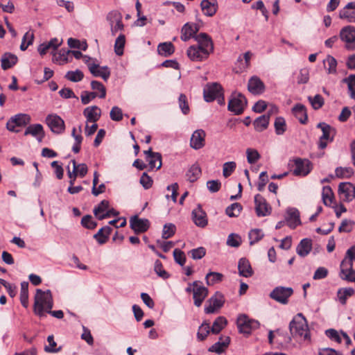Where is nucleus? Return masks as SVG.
<instances>
[{
  "label": "nucleus",
  "mask_w": 355,
  "mask_h": 355,
  "mask_svg": "<svg viewBox=\"0 0 355 355\" xmlns=\"http://www.w3.org/2000/svg\"><path fill=\"white\" fill-rule=\"evenodd\" d=\"M223 275L221 273L216 272H210L207 274L205 277L206 283L207 285H214L219 283L223 280Z\"/></svg>",
  "instance_id": "a18cd8bd"
},
{
  "label": "nucleus",
  "mask_w": 355,
  "mask_h": 355,
  "mask_svg": "<svg viewBox=\"0 0 355 355\" xmlns=\"http://www.w3.org/2000/svg\"><path fill=\"white\" fill-rule=\"evenodd\" d=\"M195 40L198 42L196 46L208 57L214 51L213 41L208 34L200 33L195 37Z\"/></svg>",
  "instance_id": "6e6552de"
},
{
  "label": "nucleus",
  "mask_w": 355,
  "mask_h": 355,
  "mask_svg": "<svg viewBox=\"0 0 355 355\" xmlns=\"http://www.w3.org/2000/svg\"><path fill=\"white\" fill-rule=\"evenodd\" d=\"M308 99L314 110H318L324 105V98L320 94H316L314 97L309 96Z\"/></svg>",
  "instance_id": "e2e57ef3"
},
{
  "label": "nucleus",
  "mask_w": 355,
  "mask_h": 355,
  "mask_svg": "<svg viewBox=\"0 0 355 355\" xmlns=\"http://www.w3.org/2000/svg\"><path fill=\"white\" fill-rule=\"evenodd\" d=\"M157 51L159 55L168 57L174 53L175 47L171 42H164L158 45Z\"/></svg>",
  "instance_id": "ea45409f"
},
{
  "label": "nucleus",
  "mask_w": 355,
  "mask_h": 355,
  "mask_svg": "<svg viewBox=\"0 0 355 355\" xmlns=\"http://www.w3.org/2000/svg\"><path fill=\"white\" fill-rule=\"evenodd\" d=\"M154 270L159 277L164 279H166L170 277V275L164 269L162 262L158 259L155 262Z\"/></svg>",
  "instance_id": "4d7b16f0"
},
{
  "label": "nucleus",
  "mask_w": 355,
  "mask_h": 355,
  "mask_svg": "<svg viewBox=\"0 0 355 355\" xmlns=\"http://www.w3.org/2000/svg\"><path fill=\"white\" fill-rule=\"evenodd\" d=\"M247 159L249 164H254L260 158V155L257 150L248 148L246 150Z\"/></svg>",
  "instance_id": "774afa93"
},
{
  "label": "nucleus",
  "mask_w": 355,
  "mask_h": 355,
  "mask_svg": "<svg viewBox=\"0 0 355 355\" xmlns=\"http://www.w3.org/2000/svg\"><path fill=\"white\" fill-rule=\"evenodd\" d=\"M238 269L239 275L245 277H251L254 273L250 263L246 258H241L239 261Z\"/></svg>",
  "instance_id": "c756f323"
},
{
  "label": "nucleus",
  "mask_w": 355,
  "mask_h": 355,
  "mask_svg": "<svg viewBox=\"0 0 355 355\" xmlns=\"http://www.w3.org/2000/svg\"><path fill=\"white\" fill-rule=\"evenodd\" d=\"M175 230L176 227L174 224L167 223L164 225L162 231V238L167 239L172 237L175 234Z\"/></svg>",
  "instance_id": "680f3d73"
},
{
  "label": "nucleus",
  "mask_w": 355,
  "mask_h": 355,
  "mask_svg": "<svg viewBox=\"0 0 355 355\" xmlns=\"http://www.w3.org/2000/svg\"><path fill=\"white\" fill-rule=\"evenodd\" d=\"M194 289H193V298L195 306L199 307L202 305L205 299L207 297L208 289L202 285L200 281L193 282Z\"/></svg>",
  "instance_id": "9d476101"
},
{
  "label": "nucleus",
  "mask_w": 355,
  "mask_h": 355,
  "mask_svg": "<svg viewBox=\"0 0 355 355\" xmlns=\"http://www.w3.org/2000/svg\"><path fill=\"white\" fill-rule=\"evenodd\" d=\"M112 229L110 226H105L101 228L96 234L94 235V238L97 240L99 244H104L108 240Z\"/></svg>",
  "instance_id": "f704fd0d"
},
{
  "label": "nucleus",
  "mask_w": 355,
  "mask_h": 355,
  "mask_svg": "<svg viewBox=\"0 0 355 355\" xmlns=\"http://www.w3.org/2000/svg\"><path fill=\"white\" fill-rule=\"evenodd\" d=\"M355 293V291L352 288H342L338 289L337 292V297L339 302L345 305L347 303L348 297L352 296Z\"/></svg>",
  "instance_id": "4c0bfd02"
},
{
  "label": "nucleus",
  "mask_w": 355,
  "mask_h": 355,
  "mask_svg": "<svg viewBox=\"0 0 355 355\" xmlns=\"http://www.w3.org/2000/svg\"><path fill=\"white\" fill-rule=\"evenodd\" d=\"M101 114V109L96 105L87 107L83 111V115L88 122L96 123L99 120Z\"/></svg>",
  "instance_id": "bb28decb"
},
{
  "label": "nucleus",
  "mask_w": 355,
  "mask_h": 355,
  "mask_svg": "<svg viewBox=\"0 0 355 355\" xmlns=\"http://www.w3.org/2000/svg\"><path fill=\"white\" fill-rule=\"evenodd\" d=\"M354 171L352 168H342L338 167L335 170L336 175L338 178H349L353 174Z\"/></svg>",
  "instance_id": "338daca9"
},
{
  "label": "nucleus",
  "mask_w": 355,
  "mask_h": 355,
  "mask_svg": "<svg viewBox=\"0 0 355 355\" xmlns=\"http://www.w3.org/2000/svg\"><path fill=\"white\" fill-rule=\"evenodd\" d=\"M222 92L223 88L220 84H208L203 89L204 99L207 102H212L222 95Z\"/></svg>",
  "instance_id": "ddd939ff"
},
{
  "label": "nucleus",
  "mask_w": 355,
  "mask_h": 355,
  "mask_svg": "<svg viewBox=\"0 0 355 355\" xmlns=\"http://www.w3.org/2000/svg\"><path fill=\"white\" fill-rule=\"evenodd\" d=\"M18 61L17 55L11 53H5L2 55L1 62L3 70H7L14 67Z\"/></svg>",
  "instance_id": "2f4dec72"
},
{
  "label": "nucleus",
  "mask_w": 355,
  "mask_h": 355,
  "mask_svg": "<svg viewBox=\"0 0 355 355\" xmlns=\"http://www.w3.org/2000/svg\"><path fill=\"white\" fill-rule=\"evenodd\" d=\"M187 56L192 61L200 62L206 60L208 56L196 45H192L187 51Z\"/></svg>",
  "instance_id": "a878e982"
},
{
  "label": "nucleus",
  "mask_w": 355,
  "mask_h": 355,
  "mask_svg": "<svg viewBox=\"0 0 355 355\" xmlns=\"http://www.w3.org/2000/svg\"><path fill=\"white\" fill-rule=\"evenodd\" d=\"M340 19H346L348 22H355V2H351L340 10Z\"/></svg>",
  "instance_id": "393cba45"
},
{
  "label": "nucleus",
  "mask_w": 355,
  "mask_h": 355,
  "mask_svg": "<svg viewBox=\"0 0 355 355\" xmlns=\"http://www.w3.org/2000/svg\"><path fill=\"white\" fill-rule=\"evenodd\" d=\"M201 173L202 171L199 164H194L189 168L186 176L190 182H194L200 177Z\"/></svg>",
  "instance_id": "e433bc0d"
},
{
  "label": "nucleus",
  "mask_w": 355,
  "mask_h": 355,
  "mask_svg": "<svg viewBox=\"0 0 355 355\" xmlns=\"http://www.w3.org/2000/svg\"><path fill=\"white\" fill-rule=\"evenodd\" d=\"M324 64H327L328 65V67H326L328 73H336L337 61L333 56L327 55V58L324 60Z\"/></svg>",
  "instance_id": "13d9d810"
},
{
  "label": "nucleus",
  "mask_w": 355,
  "mask_h": 355,
  "mask_svg": "<svg viewBox=\"0 0 355 355\" xmlns=\"http://www.w3.org/2000/svg\"><path fill=\"white\" fill-rule=\"evenodd\" d=\"M33 40H34L33 33L31 32V31L26 32L22 38L21 44L20 45V49L21 51L26 50L27 48L33 44Z\"/></svg>",
  "instance_id": "864d4df0"
},
{
  "label": "nucleus",
  "mask_w": 355,
  "mask_h": 355,
  "mask_svg": "<svg viewBox=\"0 0 355 355\" xmlns=\"http://www.w3.org/2000/svg\"><path fill=\"white\" fill-rule=\"evenodd\" d=\"M88 68L94 76L101 77L105 81H107L110 76V70L107 67H100L96 64H89Z\"/></svg>",
  "instance_id": "412c9836"
},
{
  "label": "nucleus",
  "mask_w": 355,
  "mask_h": 355,
  "mask_svg": "<svg viewBox=\"0 0 355 355\" xmlns=\"http://www.w3.org/2000/svg\"><path fill=\"white\" fill-rule=\"evenodd\" d=\"M317 128L321 129L322 136L320 137L318 146L320 149H324L327 146V142H331L336 134V130L330 125L322 122L317 125Z\"/></svg>",
  "instance_id": "20e7f679"
},
{
  "label": "nucleus",
  "mask_w": 355,
  "mask_h": 355,
  "mask_svg": "<svg viewBox=\"0 0 355 355\" xmlns=\"http://www.w3.org/2000/svg\"><path fill=\"white\" fill-rule=\"evenodd\" d=\"M269 124V115H262L258 118H257L253 125L257 131L262 132L266 130Z\"/></svg>",
  "instance_id": "a19ab883"
},
{
  "label": "nucleus",
  "mask_w": 355,
  "mask_h": 355,
  "mask_svg": "<svg viewBox=\"0 0 355 355\" xmlns=\"http://www.w3.org/2000/svg\"><path fill=\"white\" fill-rule=\"evenodd\" d=\"M52 308L53 300L51 291H47L44 292L41 289H37L36 291L33 308L35 313L42 316L44 315V309H46L49 313L56 318L61 319L64 317L62 311H51Z\"/></svg>",
  "instance_id": "f257e3e1"
},
{
  "label": "nucleus",
  "mask_w": 355,
  "mask_h": 355,
  "mask_svg": "<svg viewBox=\"0 0 355 355\" xmlns=\"http://www.w3.org/2000/svg\"><path fill=\"white\" fill-rule=\"evenodd\" d=\"M71 163L73 164V170L78 173V176L84 178L88 171L87 165L85 164H77L74 159L71 160Z\"/></svg>",
  "instance_id": "6e6d98bb"
},
{
  "label": "nucleus",
  "mask_w": 355,
  "mask_h": 355,
  "mask_svg": "<svg viewBox=\"0 0 355 355\" xmlns=\"http://www.w3.org/2000/svg\"><path fill=\"white\" fill-rule=\"evenodd\" d=\"M293 115L299 120L302 124H306L308 121V115L306 107L300 103L296 104L292 108Z\"/></svg>",
  "instance_id": "c85d7f7f"
},
{
  "label": "nucleus",
  "mask_w": 355,
  "mask_h": 355,
  "mask_svg": "<svg viewBox=\"0 0 355 355\" xmlns=\"http://www.w3.org/2000/svg\"><path fill=\"white\" fill-rule=\"evenodd\" d=\"M210 331L211 329L209 322L205 321L198 328L197 333L198 339L200 341L205 340Z\"/></svg>",
  "instance_id": "c03bdc74"
},
{
  "label": "nucleus",
  "mask_w": 355,
  "mask_h": 355,
  "mask_svg": "<svg viewBox=\"0 0 355 355\" xmlns=\"http://www.w3.org/2000/svg\"><path fill=\"white\" fill-rule=\"evenodd\" d=\"M107 19L110 22V30L113 36L116 35L119 31L123 30L124 26L120 12L117 11L110 12L107 16Z\"/></svg>",
  "instance_id": "f8f14e48"
},
{
  "label": "nucleus",
  "mask_w": 355,
  "mask_h": 355,
  "mask_svg": "<svg viewBox=\"0 0 355 355\" xmlns=\"http://www.w3.org/2000/svg\"><path fill=\"white\" fill-rule=\"evenodd\" d=\"M198 31L199 28L197 24L187 23L182 28L181 40L183 41H188L192 37L195 39Z\"/></svg>",
  "instance_id": "4be33fe9"
},
{
  "label": "nucleus",
  "mask_w": 355,
  "mask_h": 355,
  "mask_svg": "<svg viewBox=\"0 0 355 355\" xmlns=\"http://www.w3.org/2000/svg\"><path fill=\"white\" fill-rule=\"evenodd\" d=\"M25 135H31L33 137L40 136L39 141L44 137L43 126L41 124H33L29 125L25 130Z\"/></svg>",
  "instance_id": "c9c22d12"
},
{
  "label": "nucleus",
  "mask_w": 355,
  "mask_h": 355,
  "mask_svg": "<svg viewBox=\"0 0 355 355\" xmlns=\"http://www.w3.org/2000/svg\"><path fill=\"white\" fill-rule=\"evenodd\" d=\"M256 214L259 217L266 216L270 214V207L267 203L266 199L260 194L254 196Z\"/></svg>",
  "instance_id": "dca6fc26"
},
{
  "label": "nucleus",
  "mask_w": 355,
  "mask_h": 355,
  "mask_svg": "<svg viewBox=\"0 0 355 355\" xmlns=\"http://www.w3.org/2000/svg\"><path fill=\"white\" fill-rule=\"evenodd\" d=\"M200 6L205 15L212 17L216 12L218 3L216 0H202Z\"/></svg>",
  "instance_id": "cd10ccee"
},
{
  "label": "nucleus",
  "mask_w": 355,
  "mask_h": 355,
  "mask_svg": "<svg viewBox=\"0 0 355 355\" xmlns=\"http://www.w3.org/2000/svg\"><path fill=\"white\" fill-rule=\"evenodd\" d=\"M275 132L278 135H283L286 130V123L285 119L279 116L277 117L274 123Z\"/></svg>",
  "instance_id": "09e8293b"
},
{
  "label": "nucleus",
  "mask_w": 355,
  "mask_h": 355,
  "mask_svg": "<svg viewBox=\"0 0 355 355\" xmlns=\"http://www.w3.org/2000/svg\"><path fill=\"white\" fill-rule=\"evenodd\" d=\"M205 137L206 133L203 130H196L191 135L190 146L195 150L203 148L205 145Z\"/></svg>",
  "instance_id": "a211bd4d"
},
{
  "label": "nucleus",
  "mask_w": 355,
  "mask_h": 355,
  "mask_svg": "<svg viewBox=\"0 0 355 355\" xmlns=\"http://www.w3.org/2000/svg\"><path fill=\"white\" fill-rule=\"evenodd\" d=\"M312 250V241L310 239L301 240L296 248L297 254L302 257L307 256Z\"/></svg>",
  "instance_id": "7c9ffc66"
},
{
  "label": "nucleus",
  "mask_w": 355,
  "mask_h": 355,
  "mask_svg": "<svg viewBox=\"0 0 355 355\" xmlns=\"http://www.w3.org/2000/svg\"><path fill=\"white\" fill-rule=\"evenodd\" d=\"M343 81L347 84L349 96L355 100V75L351 74L347 78H344Z\"/></svg>",
  "instance_id": "5fc2aeb1"
},
{
  "label": "nucleus",
  "mask_w": 355,
  "mask_h": 355,
  "mask_svg": "<svg viewBox=\"0 0 355 355\" xmlns=\"http://www.w3.org/2000/svg\"><path fill=\"white\" fill-rule=\"evenodd\" d=\"M130 225L136 234L143 233L148 230L150 222L148 219L139 218L137 216H134L130 220Z\"/></svg>",
  "instance_id": "f3484780"
},
{
  "label": "nucleus",
  "mask_w": 355,
  "mask_h": 355,
  "mask_svg": "<svg viewBox=\"0 0 355 355\" xmlns=\"http://www.w3.org/2000/svg\"><path fill=\"white\" fill-rule=\"evenodd\" d=\"M20 302L21 305L27 308L28 305V283L23 282L21 283Z\"/></svg>",
  "instance_id": "79ce46f5"
},
{
  "label": "nucleus",
  "mask_w": 355,
  "mask_h": 355,
  "mask_svg": "<svg viewBox=\"0 0 355 355\" xmlns=\"http://www.w3.org/2000/svg\"><path fill=\"white\" fill-rule=\"evenodd\" d=\"M340 39L346 42V47L355 49V28L351 26H345L340 33Z\"/></svg>",
  "instance_id": "4468645a"
},
{
  "label": "nucleus",
  "mask_w": 355,
  "mask_h": 355,
  "mask_svg": "<svg viewBox=\"0 0 355 355\" xmlns=\"http://www.w3.org/2000/svg\"><path fill=\"white\" fill-rule=\"evenodd\" d=\"M91 87L93 90L99 92L98 96L101 98H104L106 96V89L105 86L99 81L92 80L91 82Z\"/></svg>",
  "instance_id": "bf43d9fd"
},
{
  "label": "nucleus",
  "mask_w": 355,
  "mask_h": 355,
  "mask_svg": "<svg viewBox=\"0 0 355 355\" xmlns=\"http://www.w3.org/2000/svg\"><path fill=\"white\" fill-rule=\"evenodd\" d=\"M248 89L253 94H261L264 92L265 86L260 78L254 76L249 80Z\"/></svg>",
  "instance_id": "b1692460"
},
{
  "label": "nucleus",
  "mask_w": 355,
  "mask_h": 355,
  "mask_svg": "<svg viewBox=\"0 0 355 355\" xmlns=\"http://www.w3.org/2000/svg\"><path fill=\"white\" fill-rule=\"evenodd\" d=\"M286 221L287 225L291 228L295 229L300 225V212L295 208H289L286 211Z\"/></svg>",
  "instance_id": "5701e85b"
},
{
  "label": "nucleus",
  "mask_w": 355,
  "mask_h": 355,
  "mask_svg": "<svg viewBox=\"0 0 355 355\" xmlns=\"http://www.w3.org/2000/svg\"><path fill=\"white\" fill-rule=\"evenodd\" d=\"M230 342V337H220L217 343L209 347V351L211 352H216L217 354H221L228 347Z\"/></svg>",
  "instance_id": "72a5a7b5"
},
{
  "label": "nucleus",
  "mask_w": 355,
  "mask_h": 355,
  "mask_svg": "<svg viewBox=\"0 0 355 355\" xmlns=\"http://www.w3.org/2000/svg\"><path fill=\"white\" fill-rule=\"evenodd\" d=\"M61 44V41L58 38H52L49 42L41 44L38 47V51L41 55H45L49 50H55Z\"/></svg>",
  "instance_id": "473e14b6"
},
{
  "label": "nucleus",
  "mask_w": 355,
  "mask_h": 355,
  "mask_svg": "<svg viewBox=\"0 0 355 355\" xmlns=\"http://www.w3.org/2000/svg\"><path fill=\"white\" fill-rule=\"evenodd\" d=\"M179 107L181 109L184 114H189L190 109L187 101V98L185 94H181L178 99Z\"/></svg>",
  "instance_id": "0e129e2a"
},
{
  "label": "nucleus",
  "mask_w": 355,
  "mask_h": 355,
  "mask_svg": "<svg viewBox=\"0 0 355 355\" xmlns=\"http://www.w3.org/2000/svg\"><path fill=\"white\" fill-rule=\"evenodd\" d=\"M247 106V99L242 94H236L232 96L228 103V110L236 115L241 114Z\"/></svg>",
  "instance_id": "39448f33"
},
{
  "label": "nucleus",
  "mask_w": 355,
  "mask_h": 355,
  "mask_svg": "<svg viewBox=\"0 0 355 355\" xmlns=\"http://www.w3.org/2000/svg\"><path fill=\"white\" fill-rule=\"evenodd\" d=\"M227 324V320L222 316L218 317L213 323L211 331L214 334H218Z\"/></svg>",
  "instance_id": "37998d69"
},
{
  "label": "nucleus",
  "mask_w": 355,
  "mask_h": 355,
  "mask_svg": "<svg viewBox=\"0 0 355 355\" xmlns=\"http://www.w3.org/2000/svg\"><path fill=\"white\" fill-rule=\"evenodd\" d=\"M251 57L252 53L250 51L245 52L243 55H239L237 59L239 70L236 72H241L249 67Z\"/></svg>",
  "instance_id": "58836bf2"
},
{
  "label": "nucleus",
  "mask_w": 355,
  "mask_h": 355,
  "mask_svg": "<svg viewBox=\"0 0 355 355\" xmlns=\"http://www.w3.org/2000/svg\"><path fill=\"white\" fill-rule=\"evenodd\" d=\"M125 43V35L121 34L116 38L114 44V51L116 55H121L123 53V49Z\"/></svg>",
  "instance_id": "603ef678"
},
{
  "label": "nucleus",
  "mask_w": 355,
  "mask_h": 355,
  "mask_svg": "<svg viewBox=\"0 0 355 355\" xmlns=\"http://www.w3.org/2000/svg\"><path fill=\"white\" fill-rule=\"evenodd\" d=\"M46 122L51 130L55 134H61L65 130L64 120L57 114H49Z\"/></svg>",
  "instance_id": "9b49d317"
},
{
  "label": "nucleus",
  "mask_w": 355,
  "mask_h": 355,
  "mask_svg": "<svg viewBox=\"0 0 355 355\" xmlns=\"http://www.w3.org/2000/svg\"><path fill=\"white\" fill-rule=\"evenodd\" d=\"M192 218L193 223L198 227H205L207 225L208 220L207 214L200 205L192 211Z\"/></svg>",
  "instance_id": "aec40b11"
},
{
  "label": "nucleus",
  "mask_w": 355,
  "mask_h": 355,
  "mask_svg": "<svg viewBox=\"0 0 355 355\" xmlns=\"http://www.w3.org/2000/svg\"><path fill=\"white\" fill-rule=\"evenodd\" d=\"M223 296L216 293L214 296L211 297L207 301L208 305L205 306V311L207 314L213 313L215 311L220 308L223 305Z\"/></svg>",
  "instance_id": "6ab92c4d"
},
{
  "label": "nucleus",
  "mask_w": 355,
  "mask_h": 355,
  "mask_svg": "<svg viewBox=\"0 0 355 355\" xmlns=\"http://www.w3.org/2000/svg\"><path fill=\"white\" fill-rule=\"evenodd\" d=\"M31 121V117L26 114H18L11 117L6 123V128L11 132H19L16 127H22L28 124Z\"/></svg>",
  "instance_id": "1a4fd4ad"
},
{
  "label": "nucleus",
  "mask_w": 355,
  "mask_h": 355,
  "mask_svg": "<svg viewBox=\"0 0 355 355\" xmlns=\"http://www.w3.org/2000/svg\"><path fill=\"white\" fill-rule=\"evenodd\" d=\"M293 293V290L291 287L277 286L272 291L269 296L277 302L286 304Z\"/></svg>",
  "instance_id": "423d86ee"
},
{
  "label": "nucleus",
  "mask_w": 355,
  "mask_h": 355,
  "mask_svg": "<svg viewBox=\"0 0 355 355\" xmlns=\"http://www.w3.org/2000/svg\"><path fill=\"white\" fill-rule=\"evenodd\" d=\"M263 236H264V234L261 230H260V229L252 230L248 234L250 244L252 245H254V243L259 242V241H261L263 239Z\"/></svg>",
  "instance_id": "49530a36"
},
{
  "label": "nucleus",
  "mask_w": 355,
  "mask_h": 355,
  "mask_svg": "<svg viewBox=\"0 0 355 355\" xmlns=\"http://www.w3.org/2000/svg\"><path fill=\"white\" fill-rule=\"evenodd\" d=\"M49 345L44 347V351L47 353H57L61 351L62 347H56L57 343L54 340L53 335L47 337Z\"/></svg>",
  "instance_id": "de8ad7c7"
},
{
  "label": "nucleus",
  "mask_w": 355,
  "mask_h": 355,
  "mask_svg": "<svg viewBox=\"0 0 355 355\" xmlns=\"http://www.w3.org/2000/svg\"><path fill=\"white\" fill-rule=\"evenodd\" d=\"M242 210V206L238 202L232 204L225 209V213L230 217H237Z\"/></svg>",
  "instance_id": "3c124183"
},
{
  "label": "nucleus",
  "mask_w": 355,
  "mask_h": 355,
  "mask_svg": "<svg viewBox=\"0 0 355 355\" xmlns=\"http://www.w3.org/2000/svg\"><path fill=\"white\" fill-rule=\"evenodd\" d=\"M289 330L293 338L299 337L302 340L311 343V334L307 321L302 313H297L289 324Z\"/></svg>",
  "instance_id": "f03ea898"
},
{
  "label": "nucleus",
  "mask_w": 355,
  "mask_h": 355,
  "mask_svg": "<svg viewBox=\"0 0 355 355\" xmlns=\"http://www.w3.org/2000/svg\"><path fill=\"white\" fill-rule=\"evenodd\" d=\"M338 193L343 200L352 201L355 198V187L349 182H342L338 186Z\"/></svg>",
  "instance_id": "2eb2a0df"
},
{
  "label": "nucleus",
  "mask_w": 355,
  "mask_h": 355,
  "mask_svg": "<svg viewBox=\"0 0 355 355\" xmlns=\"http://www.w3.org/2000/svg\"><path fill=\"white\" fill-rule=\"evenodd\" d=\"M109 207V201L106 200H102L97 207L94 209V214L98 219L101 213L105 211Z\"/></svg>",
  "instance_id": "69168bd1"
},
{
  "label": "nucleus",
  "mask_w": 355,
  "mask_h": 355,
  "mask_svg": "<svg viewBox=\"0 0 355 355\" xmlns=\"http://www.w3.org/2000/svg\"><path fill=\"white\" fill-rule=\"evenodd\" d=\"M84 77L83 73L80 70L69 71L65 75V78L70 81L77 83L83 80Z\"/></svg>",
  "instance_id": "052dcab7"
},
{
  "label": "nucleus",
  "mask_w": 355,
  "mask_h": 355,
  "mask_svg": "<svg viewBox=\"0 0 355 355\" xmlns=\"http://www.w3.org/2000/svg\"><path fill=\"white\" fill-rule=\"evenodd\" d=\"M288 166L295 176H306L312 170L311 163L300 157L289 160Z\"/></svg>",
  "instance_id": "7ed1b4c3"
},
{
  "label": "nucleus",
  "mask_w": 355,
  "mask_h": 355,
  "mask_svg": "<svg viewBox=\"0 0 355 355\" xmlns=\"http://www.w3.org/2000/svg\"><path fill=\"white\" fill-rule=\"evenodd\" d=\"M237 327L242 334H250L254 329L259 327L257 320L249 318L246 315H241L237 319Z\"/></svg>",
  "instance_id": "0eeeda50"
},
{
  "label": "nucleus",
  "mask_w": 355,
  "mask_h": 355,
  "mask_svg": "<svg viewBox=\"0 0 355 355\" xmlns=\"http://www.w3.org/2000/svg\"><path fill=\"white\" fill-rule=\"evenodd\" d=\"M322 200L327 206H330L333 202L334 194L330 187L325 186L322 189Z\"/></svg>",
  "instance_id": "8fccbe9b"
}]
</instances>
